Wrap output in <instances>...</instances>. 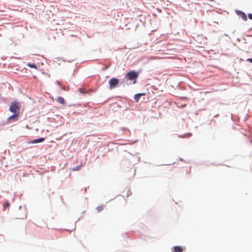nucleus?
<instances>
[{
  "label": "nucleus",
  "instance_id": "7ed1b4c3",
  "mask_svg": "<svg viewBox=\"0 0 252 252\" xmlns=\"http://www.w3.org/2000/svg\"><path fill=\"white\" fill-rule=\"evenodd\" d=\"M119 82V80L118 79L116 78H112L109 81L110 88L111 89L116 87V86L118 85Z\"/></svg>",
  "mask_w": 252,
  "mask_h": 252
},
{
  "label": "nucleus",
  "instance_id": "4468645a",
  "mask_svg": "<svg viewBox=\"0 0 252 252\" xmlns=\"http://www.w3.org/2000/svg\"><path fill=\"white\" fill-rule=\"evenodd\" d=\"M248 17L250 19L252 20V14H249Z\"/></svg>",
  "mask_w": 252,
  "mask_h": 252
},
{
  "label": "nucleus",
  "instance_id": "20e7f679",
  "mask_svg": "<svg viewBox=\"0 0 252 252\" xmlns=\"http://www.w3.org/2000/svg\"><path fill=\"white\" fill-rule=\"evenodd\" d=\"M183 248L181 246H174L172 249L173 252H183Z\"/></svg>",
  "mask_w": 252,
  "mask_h": 252
},
{
  "label": "nucleus",
  "instance_id": "f257e3e1",
  "mask_svg": "<svg viewBox=\"0 0 252 252\" xmlns=\"http://www.w3.org/2000/svg\"><path fill=\"white\" fill-rule=\"evenodd\" d=\"M139 73L135 71H131L126 74L125 78L127 80L133 81V83L135 84L137 82L136 79L138 78Z\"/></svg>",
  "mask_w": 252,
  "mask_h": 252
},
{
  "label": "nucleus",
  "instance_id": "f03ea898",
  "mask_svg": "<svg viewBox=\"0 0 252 252\" xmlns=\"http://www.w3.org/2000/svg\"><path fill=\"white\" fill-rule=\"evenodd\" d=\"M20 108L19 103L17 101H14L11 103L9 107V111L14 113H18Z\"/></svg>",
  "mask_w": 252,
  "mask_h": 252
},
{
  "label": "nucleus",
  "instance_id": "0eeeda50",
  "mask_svg": "<svg viewBox=\"0 0 252 252\" xmlns=\"http://www.w3.org/2000/svg\"><path fill=\"white\" fill-rule=\"evenodd\" d=\"M19 113H14L13 115L9 117L8 118V121H10L12 119H16L17 118V117L19 116Z\"/></svg>",
  "mask_w": 252,
  "mask_h": 252
},
{
  "label": "nucleus",
  "instance_id": "39448f33",
  "mask_svg": "<svg viewBox=\"0 0 252 252\" xmlns=\"http://www.w3.org/2000/svg\"><path fill=\"white\" fill-rule=\"evenodd\" d=\"M44 140H45L44 138H40L39 139H34V140L31 141L30 142V143L34 144V143L42 142L44 141Z\"/></svg>",
  "mask_w": 252,
  "mask_h": 252
},
{
  "label": "nucleus",
  "instance_id": "9d476101",
  "mask_svg": "<svg viewBox=\"0 0 252 252\" xmlns=\"http://www.w3.org/2000/svg\"><path fill=\"white\" fill-rule=\"evenodd\" d=\"M57 101L59 103L61 104H64V99L62 97H58L57 98Z\"/></svg>",
  "mask_w": 252,
  "mask_h": 252
},
{
  "label": "nucleus",
  "instance_id": "f8f14e48",
  "mask_svg": "<svg viewBox=\"0 0 252 252\" xmlns=\"http://www.w3.org/2000/svg\"><path fill=\"white\" fill-rule=\"evenodd\" d=\"M9 206H10L9 203L8 202H6L3 204V207L4 209H5L7 207H9Z\"/></svg>",
  "mask_w": 252,
  "mask_h": 252
},
{
  "label": "nucleus",
  "instance_id": "1a4fd4ad",
  "mask_svg": "<svg viewBox=\"0 0 252 252\" xmlns=\"http://www.w3.org/2000/svg\"><path fill=\"white\" fill-rule=\"evenodd\" d=\"M27 65L30 68H32L37 69V66L34 63H28L27 64Z\"/></svg>",
  "mask_w": 252,
  "mask_h": 252
},
{
  "label": "nucleus",
  "instance_id": "6e6552de",
  "mask_svg": "<svg viewBox=\"0 0 252 252\" xmlns=\"http://www.w3.org/2000/svg\"><path fill=\"white\" fill-rule=\"evenodd\" d=\"M240 16L242 17V18L246 21L247 19V15L246 14L243 12H240Z\"/></svg>",
  "mask_w": 252,
  "mask_h": 252
},
{
  "label": "nucleus",
  "instance_id": "2eb2a0df",
  "mask_svg": "<svg viewBox=\"0 0 252 252\" xmlns=\"http://www.w3.org/2000/svg\"><path fill=\"white\" fill-rule=\"evenodd\" d=\"M247 61L252 63V58L248 59Z\"/></svg>",
  "mask_w": 252,
  "mask_h": 252
},
{
  "label": "nucleus",
  "instance_id": "9b49d317",
  "mask_svg": "<svg viewBox=\"0 0 252 252\" xmlns=\"http://www.w3.org/2000/svg\"><path fill=\"white\" fill-rule=\"evenodd\" d=\"M104 205H101V206H98L96 208V209L97 212H101V211H102L104 209Z\"/></svg>",
  "mask_w": 252,
  "mask_h": 252
},
{
  "label": "nucleus",
  "instance_id": "ddd939ff",
  "mask_svg": "<svg viewBox=\"0 0 252 252\" xmlns=\"http://www.w3.org/2000/svg\"><path fill=\"white\" fill-rule=\"evenodd\" d=\"M80 167V166H79L76 167V168H73V171L78 170L79 169Z\"/></svg>",
  "mask_w": 252,
  "mask_h": 252
},
{
  "label": "nucleus",
  "instance_id": "423d86ee",
  "mask_svg": "<svg viewBox=\"0 0 252 252\" xmlns=\"http://www.w3.org/2000/svg\"><path fill=\"white\" fill-rule=\"evenodd\" d=\"M144 95H145V94H144V93L137 94L134 95V98L136 102H138L139 101L140 97L141 96Z\"/></svg>",
  "mask_w": 252,
  "mask_h": 252
}]
</instances>
